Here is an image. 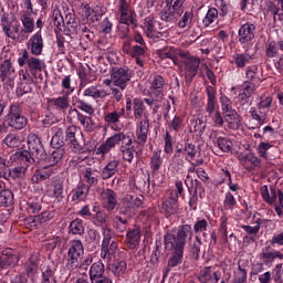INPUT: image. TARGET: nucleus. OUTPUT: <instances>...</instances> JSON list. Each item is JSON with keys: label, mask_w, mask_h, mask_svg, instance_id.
Instances as JSON below:
<instances>
[{"label": "nucleus", "mask_w": 283, "mask_h": 283, "mask_svg": "<svg viewBox=\"0 0 283 283\" xmlns=\"http://www.w3.org/2000/svg\"><path fill=\"white\" fill-rule=\"evenodd\" d=\"M19 67H24L19 71L20 84L15 88V96L21 98L25 94L32 93V85L36 81H43V70H45V60L34 57L30 55V52L27 49H23L19 53L18 57Z\"/></svg>", "instance_id": "nucleus-1"}, {"label": "nucleus", "mask_w": 283, "mask_h": 283, "mask_svg": "<svg viewBox=\"0 0 283 283\" xmlns=\"http://www.w3.org/2000/svg\"><path fill=\"white\" fill-rule=\"evenodd\" d=\"M65 142H67L65 139V132L63 128H56L50 142L52 149L48 154L39 135L31 133L28 136L29 150L32 151L33 156H36L38 163L51 166L59 165L63 160L65 156Z\"/></svg>", "instance_id": "nucleus-2"}, {"label": "nucleus", "mask_w": 283, "mask_h": 283, "mask_svg": "<svg viewBox=\"0 0 283 283\" xmlns=\"http://www.w3.org/2000/svg\"><path fill=\"white\" fill-rule=\"evenodd\" d=\"M135 140L134 133H116L102 143V145L97 148L96 154L97 156H105L109 154V151H112L116 145H119V151L123 160L132 164L134 163V154H136V146H134V143L136 144Z\"/></svg>", "instance_id": "nucleus-3"}, {"label": "nucleus", "mask_w": 283, "mask_h": 283, "mask_svg": "<svg viewBox=\"0 0 283 283\" xmlns=\"http://www.w3.org/2000/svg\"><path fill=\"white\" fill-rule=\"evenodd\" d=\"M8 103L0 101V136L8 134L10 129L21 132L28 127V117L23 114V108L20 103H13L9 106L7 115L3 117Z\"/></svg>", "instance_id": "nucleus-4"}, {"label": "nucleus", "mask_w": 283, "mask_h": 283, "mask_svg": "<svg viewBox=\"0 0 283 283\" xmlns=\"http://www.w3.org/2000/svg\"><path fill=\"white\" fill-rule=\"evenodd\" d=\"M9 161L14 165L13 168H9V180H19L28 172V167L36 165L39 157L34 156L32 150H18L10 156Z\"/></svg>", "instance_id": "nucleus-5"}, {"label": "nucleus", "mask_w": 283, "mask_h": 283, "mask_svg": "<svg viewBox=\"0 0 283 283\" xmlns=\"http://www.w3.org/2000/svg\"><path fill=\"white\" fill-rule=\"evenodd\" d=\"M206 114L214 125V127H222L224 125V118L220 114V105L218 104V90L212 85L206 86Z\"/></svg>", "instance_id": "nucleus-6"}, {"label": "nucleus", "mask_w": 283, "mask_h": 283, "mask_svg": "<svg viewBox=\"0 0 283 283\" xmlns=\"http://www.w3.org/2000/svg\"><path fill=\"white\" fill-rule=\"evenodd\" d=\"M187 0H166V7L159 12L161 21L176 23L185 14V3Z\"/></svg>", "instance_id": "nucleus-7"}, {"label": "nucleus", "mask_w": 283, "mask_h": 283, "mask_svg": "<svg viewBox=\"0 0 283 283\" xmlns=\"http://www.w3.org/2000/svg\"><path fill=\"white\" fill-rule=\"evenodd\" d=\"M83 255H85L83 241H81V239L70 241L66 255V269H69V271H76V269H78V262L83 260Z\"/></svg>", "instance_id": "nucleus-8"}, {"label": "nucleus", "mask_w": 283, "mask_h": 283, "mask_svg": "<svg viewBox=\"0 0 283 283\" xmlns=\"http://www.w3.org/2000/svg\"><path fill=\"white\" fill-rule=\"evenodd\" d=\"M261 198L266 205H275V201L279 198L280 206H275L274 211L279 216V218H283V191L277 190V188L273 185L266 186L263 185L260 187Z\"/></svg>", "instance_id": "nucleus-9"}, {"label": "nucleus", "mask_w": 283, "mask_h": 283, "mask_svg": "<svg viewBox=\"0 0 283 283\" xmlns=\"http://www.w3.org/2000/svg\"><path fill=\"white\" fill-rule=\"evenodd\" d=\"M117 21L119 25H132L133 30L138 28V18L136 11L127 0H119L117 9Z\"/></svg>", "instance_id": "nucleus-10"}, {"label": "nucleus", "mask_w": 283, "mask_h": 283, "mask_svg": "<svg viewBox=\"0 0 283 283\" xmlns=\"http://www.w3.org/2000/svg\"><path fill=\"white\" fill-rule=\"evenodd\" d=\"M136 76V72L129 66L114 67L111 74L113 85L125 92L127 85L132 82V78Z\"/></svg>", "instance_id": "nucleus-11"}, {"label": "nucleus", "mask_w": 283, "mask_h": 283, "mask_svg": "<svg viewBox=\"0 0 283 283\" xmlns=\"http://www.w3.org/2000/svg\"><path fill=\"white\" fill-rule=\"evenodd\" d=\"M2 32L8 39L12 41H17L21 34V22L14 19V17H10V13L1 14V23Z\"/></svg>", "instance_id": "nucleus-12"}, {"label": "nucleus", "mask_w": 283, "mask_h": 283, "mask_svg": "<svg viewBox=\"0 0 283 283\" xmlns=\"http://www.w3.org/2000/svg\"><path fill=\"white\" fill-rule=\"evenodd\" d=\"M149 136V117L144 116V119L136 122L135 130V145L143 149L147 144V138Z\"/></svg>", "instance_id": "nucleus-13"}, {"label": "nucleus", "mask_w": 283, "mask_h": 283, "mask_svg": "<svg viewBox=\"0 0 283 283\" xmlns=\"http://www.w3.org/2000/svg\"><path fill=\"white\" fill-rule=\"evenodd\" d=\"M14 78H17V70L12 65V61L4 60L0 65L1 83H6L8 87H14Z\"/></svg>", "instance_id": "nucleus-14"}, {"label": "nucleus", "mask_w": 283, "mask_h": 283, "mask_svg": "<svg viewBox=\"0 0 283 283\" xmlns=\"http://www.w3.org/2000/svg\"><path fill=\"white\" fill-rule=\"evenodd\" d=\"M148 83V94H153V96H161L165 98V87H167V80H165L163 75H150Z\"/></svg>", "instance_id": "nucleus-15"}, {"label": "nucleus", "mask_w": 283, "mask_h": 283, "mask_svg": "<svg viewBox=\"0 0 283 283\" xmlns=\"http://www.w3.org/2000/svg\"><path fill=\"white\" fill-rule=\"evenodd\" d=\"M65 188L63 187V179L61 177H53L51 182L46 185V196L49 198H55V200H63V193Z\"/></svg>", "instance_id": "nucleus-16"}, {"label": "nucleus", "mask_w": 283, "mask_h": 283, "mask_svg": "<svg viewBox=\"0 0 283 283\" xmlns=\"http://www.w3.org/2000/svg\"><path fill=\"white\" fill-rule=\"evenodd\" d=\"M161 213L165 218H171L180 213V206L178 205V199L176 196H169L161 202Z\"/></svg>", "instance_id": "nucleus-17"}, {"label": "nucleus", "mask_w": 283, "mask_h": 283, "mask_svg": "<svg viewBox=\"0 0 283 283\" xmlns=\"http://www.w3.org/2000/svg\"><path fill=\"white\" fill-rule=\"evenodd\" d=\"M200 67V60L197 57H189L185 62V81L186 85H191L193 78L198 76V69Z\"/></svg>", "instance_id": "nucleus-18"}, {"label": "nucleus", "mask_w": 283, "mask_h": 283, "mask_svg": "<svg viewBox=\"0 0 283 283\" xmlns=\"http://www.w3.org/2000/svg\"><path fill=\"white\" fill-rule=\"evenodd\" d=\"M44 46L45 45L43 43V35L41 34V31L34 33L27 42V48L30 50L33 59H36V56H41V54H43Z\"/></svg>", "instance_id": "nucleus-19"}, {"label": "nucleus", "mask_w": 283, "mask_h": 283, "mask_svg": "<svg viewBox=\"0 0 283 283\" xmlns=\"http://www.w3.org/2000/svg\"><path fill=\"white\" fill-rule=\"evenodd\" d=\"M238 158L247 171H253V169L262 167V159L255 156V153L240 154Z\"/></svg>", "instance_id": "nucleus-20"}, {"label": "nucleus", "mask_w": 283, "mask_h": 283, "mask_svg": "<svg viewBox=\"0 0 283 283\" xmlns=\"http://www.w3.org/2000/svg\"><path fill=\"white\" fill-rule=\"evenodd\" d=\"M118 249V243L112 240V237L105 235L102 241L101 248V259L102 260H112L114 255H116V251Z\"/></svg>", "instance_id": "nucleus-21"}, {"label": "nucleus", "mask_w": 283, "mask_h": 283, "mask_svg": "<svg viewBox=\"0 0 283 283\" xmlns=\"http://www.w3.org/2000/svg\"><path fill=\"white\" fill-rule=\"evenodd\" d=\"M39 254H31L23 263L24 275L29 277V280H34L36 277V273H39Z\"/></svg>", "instance_id": "nucleus-22"}, {"label": "nucleus", "mask_w": 283, "mask_h": 283, "mask_svg": "<svg viewBox=\"0 0 283 283\" xmlns=\"http://www.w3.org/2000/svg\"><path fill=\"white\" fill-rule=\"evenodd\" d=\"M221 103V109L224 115L226 123H231V120H235L238 118V112L233 108V102L227 95H221L219 98Z\"/></svg>", "instance_id": "nucleus-23"}, {"label": "nucleus", "mask_w": 283, "mask_h": 283, "mask_svg": "<svg viewBox=\"0 0 283 283\" xmlns=\"http://www.w3.org/2000/svg\"><path fill=\"white\" fill-rule=\"evenodd\" d=\"M238 39L241 45L251 43L255 39V24L245 23L242 24L238 31Z\"/></svg>", "instance_id": "nucleus-24"}, {"label": "nucleus", "mask_w": 283, "mask_h": 283, "mask_svg": "<svg viewBox=\"0 0 283 283\" xmlns=\"http://www.w3.org/2000/svg\"><path fill=\"white\" fill-rule=\"evenodd\" d=\"M164 244L166 251H171L172 253L185 251V243H180V241H178V237L171 231H167L164 235Z\"/></svg>", "instance_id": "nucleus-25"}, {"label": "nucleus", "mask_w": 283, "mask_h": 283, "mask_svg": "<svg viewBox=\"0 0 283 283\" xmlns=\"http://www.w3.org/2000/svg\"><path fill=\"white\" fill-rule=\"evenodd\" d=\"M0 258L2 260V268L8 269H14L15 266H19V256L14 254V250L11 248H6L0 252Z\"/></svg>", "instance_id": "nucleus-26"}, {"label": "nucleus", "mask_w": 283, "mask_h": 283, "mask_svg": "<svg viewBox=\"0 0 283 283\" xmlns=\"http://www.w3.org/2000/svg\"><path fill=\"white\" fill-rule=\"evenodd\" d=\"M125 116V108H117L116 111L106 113L104 115V120L108 125H114L112 126V129L115 132H119L120 129V118Z\"/></svg>", "instance_id": "nucleus-27"}, {"label": "nucleus", "mask_w": 283, "mask_h": 283, "mask_svg": "<svg viewBox=\"0 0 283 283\" xmlns=\"http://www.w3.org/2000/svg\"><path fill=\"white\" fill-rule=\"evenodd\" d=\"M48 105L51 109H56V112H67L70 109V95L64 94L59 97L49 98Z\"/></svg>", "instance_id": "nucleus-28"}, {"label": "nucleus", "mask_w": 283, "mask_h": 283, "mask_svg": "<svg viewBox=\"0 0 283 283\" xmlns=\"http://www.w3.org/2000/svg\"><path fill=\"white\" fill-rule=\"evenodd\" d=\"M222 277V272L213 271V268L206 266L200 271L199 280L202 283H218Z\"/></svg>", "instance_id": "nucleus-29"}, {"label": "nucleus", "mask_w": 283, "mask_h": 283, "mask_svg": "<svg viewBox=\"0 0 283 283\" xmlns=\"http://www.w3.org/2000/svg\"><path fill=\"white\" fill-rule=\"evenodd\" d=\"M127 54H129L132 59H135V63L138 67H145L143 57L147 54V45L135 44Z\"/></svg>", "instance_id": "nucleus-30"}, {"label": "nucleus", "mask_w": 283, "mask_h": 283, "mask_svg": "<svg viewBox=\"0 0 283 283\" xmlns=\"http://www.w3.org/2000/svg\"><path fill=\"white\" fill-rule=\"evenodd\" d=\"M255 90H258V86L251 85L249 83H243L239 91V105H249V99L251 98V96H253V94H255Z\"/></svg>", "instance_id": "nucleus-31"}, {"label": "nucleus", "mask_w": 283, "mask_h": 283, "mask_svg": "<svg viewBox=\"0 0 283 283\" xmlns=\"http://www.w3.org/2000/svg\"><path fill=\"white\" fill-rule=\"evenodd\" d=\"M75 116L78 123H81V125L86 129V132H92V129H94L92 126V117L83 115V113H80L76 108L70 109L67 115L70 123H72V118H75Z\"/></svg>", "instance_id": "nucleus-32"}, {"label": "nucleus", "mask_w": 283, "mask_h": 283, "mask_svg": "<svg viewBox=\"0 0 283 283\" xmlns=\"http://www.w3.org/2000/svg\"><path fill=\"white\" fill-rule=\"evenodd\" d=\"M212 143L214 147H218L223 154H231V151H233V142H231L229 137H222L216 133Z\"/></svg>", "instance_id": "nucleus-33"}, {"label": "nucleus", "mask_w": 283, "mask_h": 283, "mask_svg": "<svg viewBox=\"0 0 283 283\" xmlns=\"http://www.w3.org/2000/svg\"><path fill=\"white\" fill-rule=\"evenodd\" d=\"M53 166L48 165L41 170H36L33 176L31 177V182L33 185H40V182H45V180H50L52 175L54 174Z\"/></svg>", "instance_id": "nucleus-34"}, {"label": "nucleus", "mask_w": 283, "mask_h": 283, "mask_svg": "<svg viewBox=\"0 0 283 283\" xmlns=\"http://www.w3.org/2000/svg\"><path fill=\"white\" fill-rule=\"evenodd\" d=\"M118 167H120V160L114 158L109 160L106 166L102 169L101 178L102 180H109L114 178L115 174H118Z\"/></svg>", "instance_id": "nucleus-35"}, {"label": "nucleus", "mask_w": 283, "mask_h": 283, "mask_svg": "<svg viewBox=\"0 0 283 283\" xmlns=\"http://www.w3.org/2000/svg\"><path fill=\"white\" fill-rule=\"evenodd\" d=\"M260 67L258 65L253 64L245 69V78L243 83H248L250 85H253L254 87H258L260 83H262V80H260Z\"/></svg>", "instance_id": "nucleus-36"}, {"label": "nucleus", "mask_w": 283, "mask_h": 283, "mask_svg": "<svg viewBox=\"0 0 283 283\" xmlns=\"http://www.w3.org/2000/svg\"><path fill=\"white\" fill-rule=\"evenodd\" d=\"M182 258H185V251H177L171 253L167 266L164 271V277L169 275L171 269H176V266H180L182 264Z\"/></svg>", "instance_id": "nucleus-37"}, {"label": "nucleus", "mask_w": 283, "mask_h": 283, "mask_svg": "<svg viewBox=\"0 0 283 283\" xmlns=\"http://www.w3.org/2000/svg\"><path fill=\"white\" fill-rule=\"evenodd\" d=\"M54 218V212L50 210H45L40 214L28 217L25 222L31 224V227H36V224H45V222H50Z\"/></svg>", "instance_id": "nucleus-38"}, {"label": "nucleus", "mask_w": 283, "mask_h": 283, "mask_svg": "<svg viewBox=\"0 0 283 283\" xmlns=\"http://www.w3.org/2000/svg\"><path fill=\"white\" fill-rule=\"evenodd\" d=\"M192 233L196 234V238H200V235L203 238L205 242H207V238H209V234L207 231L209 230V221L207 219H200L198 218L195 221Z\"/></svg>", "instance_id": "nucleus-39"}, {"label": "nucleus", "mask_w": 283, "mask_h": 283, "mask_svg": "<svg viewBox=\"0 0 283 283\" xmlns=\"http://www.w3.org/2000/svg\"><path fill=\"white\" fill-rule=\"evenodd\" d=\"M104 198H105L104 209H106V211H108V212L114 211V209H116V207L118 206V199H117L116 191L107 188L104 191Z\"/></svg>", "instance_id": "nucleus-40"}, {"label": "nucleus", "mask_w": 283, "mask_h": 283, "mask_svg": "<svg viewBox=\"0 0 283 283\" xmlns=\"http://www.w3.org/2000/svg\"><path fill=\"white\" fill-rule=\"evenodd\" d=\"M126 244L128 249H136L140 244V229H128L126 233Z\"/></svg>", "instance_id": "nucleus-41"}, {"label": "nucleus", "mask_w": 283, "mask_h": 283, "mask_svg": "<svg viewBox=\"0 0 283 283\" xmlns=\"http://www.w3.org/2000/svg\"><path fill=\"white\" fill-rule=\"evenodd\" d=\"M253 61V55L244 52V53H235L232 56L231 63H234L237 70H244L249 63Z\"/></svg>", "instance_id": "nucleus-42"}, {"label": "nucleus", "mask_w": 283, "mask_h": 283, "mask_svg": "<svg viewBox=\"0 0 283 283\" xmlns=\"http://www.w3.org/2000/svg\"><path fill=\"white\" fill-rule=\"evenodd\" d=\"M20 21L23 25V29H20L24 34H32L34 32V18H32V13L29 12H20Z\"/></svg>", "instance_id": "nucleus-43"}, {"label": "nucleus", "mask_w": 283, "mask_h": 283, "mask_svg": "<svg viewBox=\"0 0 283 283\" xmlns=\"http://www.w3.org/2000/svg\"><path fill=\"white\" fill-rule=\"evenodd\" d=\"M179 244L187 245V238L191 240L193 238V228H191V224H184L179 226L177 234Z\"/></svg>", "instance_id": "nucleus-44"}, {"label": "nucleus", "mask_w": 283, "mask_h": 283, "mask_svg": "<svg viewBox=\"0 0 283 283\" xmlns=\"http://www.w3.org/2000/svg\"><path fill=\"white\" fill-rule=\"evenodd\" d=\"M72 105L75 107V109H81V112H84L85 114H88V116H93L94 114V106L92 104L78 96L72 97Z\"/></svg>", "instance_id": "nucleus-45"}, {"label": "nucleus", "mask_w": 283, "mask_h": 283, "mask_svg": "<svg viewBox=\"0 0 283 283\" xmlns=\"http://www.w3.org/2000/svg\"><path fill=\"white\" fill-rule=\"evenodd\" d=\"M87 193H90V186L80 182L77 187L72 191L73 202H83V200L87 198Z\"/></svg>", "instance_id": "nucleus-46"}, {"label": "nucleus", "mask_w": 283, "mask_h": 283, "mask_svg": "<svg viewBox=\"0 0 283 283\" xmlns=\"http://www.w3.org/2000/svg\"><path fill=\"white\" fill-rule=\"evenodd\" d=\"M127 227H129V219L127 217H123L120 213L113 217V229H115L117 233H125Z\"/></svg>", "instance_id": "nucleus-47"}, {"label": "nucleus", "mask_w": 283, "mask_h": 283, "mask_svg": "<svg viewBox=\"0 0 283 283\" xmlns=\"http://www.w3.org/2000/svg\"><path fill=\"white\" fill-rule=\"evenodd\" d=\"M88 275L91 282H94V280H98L99 277L105 276V264L101 261L93 263L90 266Z\"/></svg>", "instance_id": "nucleus-48"}, {"label": "nucleus", "mask_w": 283, "mask_h": 283, "mask_svg": "<svg viewBox=\"0 0 283 283\" xmlns=\"http://www.w3.org/2000/svg\"><path fill=\"white\" fill-rule=\"evenodd\" d=\"M65 21H66L65 35L72 36V34H77L78 33V22L76 21V14L67 13L65 15Z\"/></svg>", "instance_id": "nucleus-49"}, {"label": "nucleus", "mask_w": 283, "mask_h": 283, "mask_svg": "<svg viewBox=\"0 0 283 283\" xmlns=\"http://www.w3.org/2000/svg\"><path fill=\"white\" fill-rule=\"evenodd\" d=\"M14 205V192L10 188H0V207H12Z\"/></svg>", "instance_id": "nucleus-50"}, {"label": "nucleus", "mask_w": 283, "mask_h": 283, "mask_svg": "<svg viewBox=\"0 0 283 283\" xmlns=\"http://www.w3.org/2000/svg\"><path fill=\"white\" fill-rule=\"evenodd\" d=\"M200 154V148L193 143L186 142L184 145V156L187 163L193 161V159Z\"/></svg>", "instance_id": "nucleus-51"}, {"label": "nucleus", "mask_w": 283, "mask_h": 283, "mask_svg": "<svg viewBox=\"0 0 283 283\" xmlns=\"http://www.w3.org/2000/svg\"><path fill=\"white\" fill-rule=\"evenodd\" d=\"M149 167L153 174V178H156V176H158V172L160 171V167H163V157L160 155V151L153 153Z\"/></svg>", "instance_id": "nucleus-52"}, {"label": "nucleus", "mask_w": 283, "mask_h": 283, "mask_svg": "<svg viewBox=\"0 0 283 283\" xmlns=\"http://www.w3.org/2000/svg\"><path fill=\"white\" fill-rule=\"evenodd\" d=\"M83 96H91L95 101L98 98H107L109 93H107L104 88H98V86H90L83 92Z\"/></svg>", "instance_id": "nucleus-53"}, {"label": "nucleus", "mask_w": 283, "mask_h": 283, "mask_svg": "<svg viewBox=\"0 0 283 283\" xmlns=\"http://www.w3.org/2000/svg\"><path fill=\"white\" fill-rule=\"evenodd\" d=\"M156 23H158V20H155L154 15H149L144 20V32L148 39L156 36Z\"/></svg>", "instance_id": "nucleus-54"}, {"label": "nucleus", "mask_w": 283, "mask_h": 283, "mask_svg": "<svg viewBox=\"0 0 283 283\" xmlns=\"http://www.w3.org/2000/svg\"><path fill=\"white\" fill-rule=\"evenodd\" d=\"M133 111H134V118L135 120H143L145 119V102L140 98L133 99Z\"/></svg>", "instance_id": "nucleus-55"}, {"label": "nucleus", "mask_w": 283, "mask_h": 283, "mask_svg": "<svg viewBox=\"0 0 283 283\" xmlns=\"http://www.w3.org/2000/svg\"><path fill=\"white\" fill-rule=\"evenodd\" d=\"M43 209V201L39 197H32L27 201L25 211L29 214L39 213Z\"/></svg>", "instance_id": "nucleus-56"}, {"label": "nucleus", "mask_w": 283, "mask_h": 283, "mask_svg": "<svg viewBox=\"0 0 283 283\" xmlns=\"http://www.w3.org/2000/svg\"><path fill=\"white\" fill-rule=\"evenodd\" d=\"M91 222L94 227H106L109 223V214L102 210L93 214Z\"/></svg>", "instance_id": "nucleus-57"}, {"label": "nucleus", "mask_w": 283, "mask_h": 283, "mask_svg": "<svg viewBox=\"0 0 283 283\" xmlns=\"http://www.w3.org/2000/svg\"><path fill=\"white\" fill-rule=\"evenodd\" d=\"M69 233L72 235H84L85 234V226L83 224V219L76 218L71 221L69 226Z\"/></svg>", "instance_id": "nucleus-58"}, {"label": "nucleus", "mask_w": 283, "mask_h": 283, "mask_svg": "<svg viewBox=\"0 0 283 283\" xmlns=\"http://www.w3.org/2000/svg\"><path fill=\"white\" fill-rule=\"evenodd\" d=\"M2 143L11 149H17V147H21V136L14 133H8Z\"/></svg>", "instance_id": "nucleus-59"}, {"label": "nucleus", "mask_w": 283, "mask_h": 283, "mask_svg": "<svg viewBox=\"0 0 283 283\" xmlns=\"http://www.w3.org/2000/svg\"><path fill=\"white\" fill-rule=\"evenodd\" d=\"M84 179L88 187H96L98 185V171L86 168L84 171Z\"/></svg>", "instance_id": "nucleus-60"}, {"label": "nucleus", "mask_w": 283, "mask_h": 283, "mask_svg": "<svg viewBox=\"0 0 283 283\" xmlns=\"http://www.w3.org/2000/svg\"><path fill=\"white\" fill-rule=\"evenodd\" d=\"M111 271L115 275V277H123V275H125V272L127 271V262L114 261L111 266Z\"/></svg>", "instance_id": "nucleus-61"}, {"label": "nucleus", "mask_w": 283, "mask_h": 283, "mask_svg": "<svg viewBox=\"0 0 283 283\" xmlns=\"http://www.w3.org/2000/svg\"><path fill=\"white\" fill-rule=\"evenodd\" d=\"M178 21V28L184 30V28H191L193 25V11H185Z\"/></svg>", "instance_id": "nucleus-62"}, {"label": "nucleus", "mask_w": 283, "mask_h": 283, "mask_svg": "<svg viewBox=\"0 0 283 283\" xmlns=\"http://www.w3.org/2000/svg\"><path fill=\"white\" fill-rule=\"evenodd\" d=\"M218 20V9L211 7L208 9L202 23L205 25V28H209V25H211V23H214Z\"/></svg>", "instance_id": "nucleus-63"}, {"label": "nucleus", "mask_w": 283, "mask_h": 283, "mask_svg": "<svg viewBox=\"0 0 283 283\" xmlns=\"http://www.w3.org/2000/svg\"><path fill=\"white\" fill-rule=\"evenodd\" d=\"M168 196H175L176 200H179V198H182V200H185V187L182 186L181 180H177L175 182V189L168 190Z\"/></svg>", "instance_id": "nucleus-64"}]
</instances>
